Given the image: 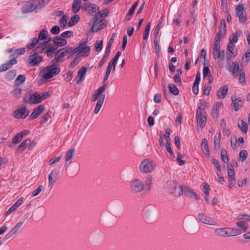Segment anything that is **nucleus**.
Masks as SVG:
<instances>
[{
  "label": "nucleus",
  "instance_id": "obj_14",
  "mask_svg": "<svg viewBox=\"0 0 250 250\" xmlns=\"http://www.w3.org/2000/svg\"><path fill=\"white\" fill-rule=\"evenodd\" d=\"M44 106L43 105H40L37 107L34 108L33 112L29 116L31 120L36 119L44 110Z\"/></svg>",
  "mask_w": 250,
  "mask_h": 250
},
{
  "label": "nucleus",
  "instance_id": "obj_15",
  "mask_svg": "<svg viewBox=\"0 0 250 250\" xmlns=\"http://www.w3.org/2000/svg\"><path fill=\"white\" fill-rule=\"evenodd\" d=\"M26 102H27V101ZM41 102V94L37 92H36L30 95L28 101V102L30 104H37L40 103Z\"/></svg>",
  "mask_w": 250,
  "mask_h": 250
},
{
  "label": "nucleus",
  "instance_id": "obj_8",
  "mask_svg": "<svg viewBox=\"0 0 250 250\" xmlns=\"http://www.w3.org/2000/svg\"><path fill=\"white\" fill-rule=\"evenodd\" d=\"M245 7V4L241 3L235 7L236 15L238 17L239 21L242 23L245 22L247 20Z\"/></svg>",
  "mask_w": 250,
  "mask_h": 250
},
{
  "label": "nucleus",
  "instance_id": "obj_53",
  "mask_svg": "<svg viewBox=\"0 0 250 250\" xmlns=\"http://www.w3.org/2000/svg\"><path fill=\"white\" fill-rule=\"evenodd\" d=\"M43 189V187L42 185H41L38 187V188L33 191L31 194V197H34L37 196Z\"/></svg>",
  "mask_w": 250,
  "mask_h": 250
},
{
  "label": "nucleus",
  "instance_id": "obj_16",
  "mask_svg": "<svg viewBox=\"0 0 250 250\" xmlns=\"http://www.w3.org/2000/svg\"><path fill=\"white\" fill-rule=\"evenodd\" d=\"M59 47L58 45L55 43L53 44H48L46 47V52L47 56L49 57H52L55 53V50Z\"/></svg>",
  "mask_w": 250,
  "mask_h": 250
},
{
  "label": "nucleus",
  "instance_id": "obj_58",
  "mask_svg": "<svg viewBox=\"0 0 250 250\" xmlns=\"http://www.w3.org/2000/svg\"><path fill=\"white\" fill-rule=\"evenodd\" d=\"M95 50L97 52L100 51L103 48V41H97L96 42L95 46Z\"/></svg>",
  "mask_w": 250,
  "mask_h": 250
},
{
  "label": "nucleus",
  "instance_id": "obj_35",
  "mask_svg": "<svg viewBox=\"0 0 250 250\" xmlns=\"http://www.w3.org/2000/svg\"><path fill=\"white\" fill-rule=\"evenodd\" d=\"M80 17L78 15H74L69 20L68 22V26L69 27H71L74 25H75L79 21Z\"/></svg>",
  "mask_w": 250,
  "mask_h": 250
},
{
  "label": "nucleus",
  "instance_id": "obj_47",
  "mask_svg": "<svg viewBox=\"0 0 250 250\" xmlns=\"http://www.w3.org/2000/svg\"><path fill=\"white\" fill-rule=\"evenodd\" d=\"M219 104H216L212 109V111L211 112L212 116L214 118H217L219 115Z\"/></svg>",
  "mask_w": 250,
  "mask_h": 250
},
{
  "label": "nucleus",
  "instance_id": "obj_7",
  "mask_svg": "<svg viewBox=\"0 0 250 250\" xmlns=\"http://www.w3.org/2000/svg\"><path fill=\"white\" fill-rule=\"evenodd\" d=\"M71 53L72 54V47L69 46H67L65 47L62 48L59 50L55 55V58L52 61L53 63L55 62H60V59L67 55L69 53Z\"/></svg>",
  "mask_w": 250,
  "mask_h": 250
},
{
  "label": "nucleus",
  "instance_id": "obj_30",
  "mask_svg": "<svg viewBox=\"0 0 250 250\" xmlns=\"http://www.w3.org/2000/svg\"><path fill=\"white\" fill-rule=\"evenodd\" d=\"M87 41H84L83 42L80 43L78 47L75 49L72 48V54H76V55H78L81 52H83V49L84 46L86 45Z\"/></svg>",
  "mask_w": 250,
  "mask_h": 250
},
{
  "label": "nucleus",
  "instance_id": "obj_27",
  "mask_svg": "<svg viewBox=\"0 0 250 250\" xmlns=\"http://www.w3.org/2000/svg\"><path fill=\"white\" fill-rule=\"evenodd\" d=\"M236 225L239 228V230L241 232L242 231L245 232L249 228V225L245 221H241L236 223Z\"/></svg>",
  "mask_w": 250,
  "mask_h": 250
},
{
  "label": "nucleus",
  "instance_id": "obj_34",
  "mask_svg": "<svg viewBox=\"0 0 250 250\" xmlns=\"http://www.w3.org/2000/svg\"><path fill=\"white\" fill-rule=\"evenodd\" d=\"M226 31H222L219 30L218 33L216 34L215 38H214V42L216 43H220L221 39L224 38L226 35Z\"/></svg>",
  "mask_w": 250,
  "mask_h": 250
},
{
  "label": "nucleus",
  "instance_id": "obj_22",
  "mask_svg": "<svg viewBox=\"0 0 250 250\" xmlns=\"http://www.w3.org/2000/svg\"><path fill=\"white\" fill-rule=\"evenodd\" d=\"M56 173H55V170H52L48 176V187L52 188L53 185L56 183L57 181Z\"/></svg>",
  "mask_w": 250,
  "mask_h": 250
},
{
  "label": "nucleus",
  "instance_id": "obj_55",
  "mask_svg": "<svg viewBox=\"0 0 250 250\" xmlns=\"http://www.w3.org/2000/svg\"><path fill=\"white\" fill-rule=\"evenodd\" d=\"M16 75V71L15 70H10L7 73L6 77L8 80L13 79Z\"/></svg>",
  "mask_w": 250,
  "mask_h": 250
},
{
  "label": "nucleus",
  "instance_id": "obj_19",
  "mask_svg": "<svg viewBox=\"0 0 250 250\" xmlns=\"http://www.w3.org/2000/svg\"><path fill=\"white\" fill-rule=\"evenodd\" d=\"M52 41L58 45L59 47L64 46L67 44V41L61 37H55L53 38Z\"/></svg>",
  "mask_w": 250,
  "mask_h": 250
},
{
  "label": "nucleus",
  "instance_id": "obj_5",
  "mask_svg": "<svg viewBox=\"0 0 250 250\" xmlns=\"http://www.w3.org/2000/svg\"><path fill=\"white\" fill-rule=\"evenodd\" d=\"M156 167V164L151 160L146 159L142 161L139 167L141 172L147 173L152 171Z\"/></svg>",
  "mask_w": 250,
  "mask_h": 250
},
{
  "label": "nucleus",
  "instance_id": "obj_10",
  "mask_svg": "<svg viewBox=\"0 0 250 250\" xmlns=\"http://www.w3.org/2000/svg\"><path fill=\"white\" fill-rule=\"evenodd\" d=\"M219 43L214 42L213 44L212 53L214 59L223 61L225 58V51H220Z\"/></svg>",
  "mask_w": 250,
  "mask_h": 250
},
{
  "label": "nucleus",
  "instance_id": "obj_48",
  "mask_svg": "<svg viewBox=\"0 0 250 250\" xmlns=\"http://www.w3.org/2000/svg\"><path fill=\"white\" fill-rule=\"evenodd\" d=\"M22 137L21 135V134L19 132L17 133L14 137L12 139V143L13 144H17L21 141L22 139Z\"/></svg>",
  "mask_w": 250,
  "mask_h": 250
},
{
  "label": "nucleus",
  "instance_id": "obj_64",
  "mask_svg": "<svg viewBox=\"0 0 250 250\" xmlns=\"http://www.w3.org/2000/svg\"><path fill=\"white\" fill-rule=\"evenodd\" d=\"M97 13L99 14L100 17L101 18H105L109 14L108 11H107L106 9L98 11Z\"/></svg>",
  "mask_w": 250,
  "mask_h": 250
},
{
  "label": "nucleus",
  "instance_id": "obj_56",
  "mask_svg": "<svg viewBox=\"0 0 250 250\" xmlns=\"http://www.w3.org/2000/svg\"><path fill=\"white\" fill-rule=\"evenodd\" d=\"M159 41L158 38H154V48L156 50L157 56H159L160 53V48L158 43Z\"/></svg>",
  "mask_w": 250,
  "mask_h": 250
},
{
  "label": "nucleus",
  "instance_id": "obj_50",
  "mask_svg": "<svg viewBox=\"0 0 250 250\" xmlns=\"http://www.w3.org/2000/svg\"><path fill=\"white\" fill-rule=\"evenodd\" d=\"M162 21H159V23L157 24L156 27L154 32V38H158V36L159 35V31L162 27Z\"/></svg>",
  "mask_w": 250,
  "mask_h": 250
},
{
  "label": "nucleus",
  "instance_id": "obj_23",
  "mask_svg": "<svg viewBox=\"0 0 250 250\" xmlns=\"http://www.w3.org/2000/svg\"><path fill=\"white\" fill-rule=\"evenodd\" d=\"M74 152H75V149L72 148V149H71L69 150H68L66 153V154L65 156L66 163L65 164V167L66 169L67 168L68 165L70 164V163H71V162H69V161L71 159H72V158L73 157V156L74 154Z\"/></svg>",
  "mask_w": 250,
  "mask_h": 250
},
{
  "label": "nucleus",
  "instance_id": "obj_3",
  "mask_svg": "<svg viewBox=\"0 0 250 250\" xmlns=\"http://www.w3.org/2000/svg\"><path fill=\"white\" fill-rule=\"evenodd\" d=\"M215 234L218 236L230 237L241 234L240 230L232 228H223L216 229L214 230Z\"/></svg>",
  "mask_w": 250,
  "mask_h": 250
},
{
  "label": "nucleus",
  "instance_id": "obj_9",
  "mask_svg": "<svg viewBox=\"0 0 250 250\" xmlns=\"http://www.w3.org/2000/svg\"><path fill=\"white\" fill-rule=\"evenodd\" d=\"M23 223V222H20L17 223L16 226L5 235L4 239L5 240L13 239L15 237L16 235L20 232Z\"/></svg>",
  "mask_w": 250,
  "mask_h": 250
},
{
  "label": "nucleus",
  "instance_id": "obj_2",
  "mask_svg": "<svg viewBox=\"0 0 250 250\" xmlns=\"http://www.w3.org/2000/svg\"><path fill=\"white\" fill-rule=\"evenodd\" d=\"M43 51V48L42 47L37 46L35 49L32 50L28 57V65L30 66H36L38 63L42 62V56L38 55V54Z\"/></svg>",
  "mask_w": 250,
  "mask_h": 250
},
{
  "label": "nucleus",
  "instance_id": "obj_33",
  "mask_svg": "<svg viewBox=\"0 0 250 250\" xmlns=\"http://www.w3.org/2000/svg\"><path fill=\"white\" fill-rule=\"evenodd\" d=\"M238 126L243 133H246L247 132L248 125L245 121L241 120L240 122H238Z\"/></svg>",
  "mask_w": 250,
  "mask_h": 250
},
{
  "label": "nucleus",
  "instance_id": "obj_60",
  "mask_svg": "<svg viewBox=\"0 0 250 250\" xmlns=\"http://www.w3.org/2000/svg\"><path fill=\"white\" fill-rule=\"evenodd\" d=\"M239 81L242 84H244L245 83V73L241 69L239 73Z\"/></svg>",
  "mask_w": 250,
  "mask_h": 250
},
{
  "label": "nucleus",
  "instance_id": "obj_32",
  "mask_svg": "<svg viewBox=\"0 0 250 250\" xmlns=\"http://www.w3.org/2000/svg\"><path fill=\"white\" fill-rule=\"evenodd\" d=\"M100 22L101 23L97 25L96 27H95L94 26H92L91 29V32H98L106 26V22L105 21L103 22H102V21H100Z\"/></svg>",
  "mask_w": 250,
  "mask_h": 250
},
{
  "label": "nucleus",
  "instance_id": "obj_57",
  "mask_svg": "<svg viewBox=\"0 0 250 250\" xmlns=\"http://www.w3.org/2000/svg\"><path fill=\"white\" fill-rule=\"evenodd\" d=\"M248 156V153L246 150H243L239 153V158L242 161L246 160Z\"/></svg>",
  "mask_w": 250,
  "mask_h": 250
},
{
  "label": "nucleus",
  "instance_id": "obj_37",
  "mask_svg": "<svg viewBox=\"0 0 250 250\" xmlns=\"http://www.w3.org/2000/svg\"><path fill=\"white\" fill-rule=\"evenodd\" d=\"M169 92L175 96H177L179 93V90L178 88L173 84H170L168 85Z\"/></svg>",
  "mask_w": 250,
  "mask_h": 250
},
{
  "label": "nucleus",
  "instance_id": "obj_38",
  "mask_svg": "<svg viewBox=\"0 0 250 250\" xmlns=\"http://www.w3.org/2000/svg\"><path fill=\"white\" fill-rule=\"evenodd\" d=\"M99 11V8L95 4H92L91 6H90L89 8L87 9L86 11L88 14L90 15H93V14H95Z\"/></svg>",
  "mask_w": 250,
  "mask_h": 250
},
{
  "label": "nucleus",
  "instance_id": "obj_18",
  "mask_svg": "<svg viewBox=\"0 0 250 250\" xmlns=\"http://www.w3.org/2000/svg\"><path fill=\"white\" fill-rule=\"evenodd\" d=\"M87 68L85 67L81 68L78 72V79L76 81L77 84H79L80 82L83 81L85 78Z\"/></svg>",
  "mask_w": 250,
  "mask_h": 250
},
{
  "label": "nucleus",
  "instance_id": "obj_25",
  "mask_svg": "<svg viewBox=\"0 0 250 250\" xmlns=\"http://www.w3.org/2000/svg\"><path fill=\"white\" fill-rule=\"evenodd\" d=\"M201 146L204 150V152L208 157L209 156L210 151L208 145V141L206 138H204L202 141Z\"/></svg>",
  "mask_w": 250,
  "mask_h": 250
},
{
  "label": "nucleus",
  "instance_id": "obj_36",
  "mask_svg": "<svg viewBox=\"0 0 250 250\" xmlns=\"http://www.w3.org/2000/svg\"><path fill=\"white\" fill-rule=\"evenodd\" d=\"M152 182V177L150 175H148L146 179L145 184V188H146L147 190H149L151 188V184Z\"/></svg>",
  "mask_w": 250,
  "mask_h": 250
},
{
  "label": "nucleus",
  "instance_id": "obj_49",
  "mask_svg": "<svg viewBox=\"0 0 250 250\" xmlns=\"http://www.w3.org/2000/svg\"><path fill=\"white\" fill-rule=\"evenodd\" d=\"M67 21V17L65 15H63L59 21V24L61 27H64Z\"/></svg>",
  "mask_w": 250,
  "mask_h": 250
},
{
  "label": "nucleus",
  "instance_id": "obj_17",
  "mask_svg": "<svg viewBox=\"0 0 250 250\" xmlns=\"http://www.w3.org/2000/svg\"><path fill=\"white\" fill-rule=\"evenodd\" d=\"M235 98V96L231 97L232 105L234 107V110L237 111L242 107L243 104L241 99Z\"/></svg>",
  "mask_w": 250,
  "mask_h": 250
},
{
  "label": "nucleus",
  "instance_id": "obj_42",
  "mask_svg": "<svg viewBox=\"0 0 250 250\" xmlns=\"http://www.w3.org/2000/svg\"><path fill=\"white\" fill-rule=\"evenodd\" d=\"M220 138H221V134L220 133H218V136L217 134L215 135L214 139V147L215 148L219 149L220 146Z\"/></svg>",
  "mask_w": 250,
  "mask_h": 250
},
{
  "label": "nucleus",
  "instance_id": "obj_52",
  "mask_svg": "<svg viewBox=\"0 0 250 250\" xmlns=\"http://www.w3.org/2000/svg\"><path fill=\"white\" fill-rule=\"evenodd\" d=\"M21 88H17L13 90L12 94L17 99H19L21 97Z\"/></svg>",
  "mask_w": 250,
  "mask_h": 250
},
{
  "label": "nucleus",
  "instance_id": "obj_31",
  "mask_svg": "<svg viewBox=\"0 0 250 250\" xmlns=\"http://www.w3.org/2000/svg\"><path fill=\"white\" fill-rule=\"evenodd\" d=\"M31 140L29 139H27L24 140L21 144L18 147L17 151L19 152H22L26 147L27 145L30 143Z\"/></svg>",
  "mask_w": 250,
  "mask_h": 250
},
{
  "label": "nucleus",
  "instance_id": "obj_11",
  "mask_svg": "<svg viewBox=\"0 0 250 250\" xmlns=\"http://www.w3.org/2000/svg\"><path fill=\"white\" fill-rule=\"evenodd\" d=\"M29 114V110L25 107L18 109L13 112V115L15 118H25Z\"/></svg>",
  "mask_w": 250,
  "mask_h": 250
},
{
  "label": "nucleus",
  "instance_id": "obj_51",
  "mask_svg": "<svg viewBox=\"0 0 250 250\" xmlns=\"http://www.w3.org/2000/svg\"><path fill=\"white\" fill-rule=\"evenodd\" d=\"M103 94H102L101 93L99 92L97 90L95 92V93L93 94L92 97L91 99V101L92 102L96 101V100H98L99 98H100V96H103Z\"/></svg>",
  "mask_w": 250,
  "mask_h": 250
},
{
  "label": "nucleus",
  "instance_id": "obj_39",
  "mask_svg": "<svg viewBox=\"0 0 250 250\" xmlns=\"http://www.w3.org/2000/svg\"><path fill=\"white\" fill-rule=\"evenodd\" d=\"M184 192L185 194L191 197H194L197 200H198L200 198L198 194L196 192L193 191L191 189H188V188H187V189L184 190Z\"/></svg>",
  "mask_w": 250,
  "mask_h": 250
},
{
  "label": "nucleus",
  "instance_id": "obj_4",
  "mask_svg": "<svg viewBox=\"0 0 250 250\" xmlns=\"http://www.w3.org/2000/svg\"><path fill=\"white\" fill-rule=\"evenodd\" d=\"M60 72V68L58 65H54L52 64L47 66L41 71V74L44 79L48 80L58 74Z\"/></svg>",
  "mask_w": 250,
  "mask_h": 250
},
{
  "label": "nucleus",
  "instance_id": "obj_24",
  "mask_svg": "<svg viewBox=\"0 0 250 250\" xmlns=\"http://www.w3.org/2000/svg\"><path fill=\"white\" fill-rule=\"evenodd\" d=\"M105 97V95H103V96H100V98L98 99L94 109L95 114H98L99 111L101 109V107L104 103Z\"/></svg>",
  "mask_w": 250,
  "mask_h": 250
},
{
  "label": "nucleus",
  "instance_id": "obj_28",
  "mask_svg": "<svg viewBox=\"0 0 250 250\" xmlns=\"http://www.w3.org/2000/svg\"><path fill=\"white\" fill-rule=\"evenodd\" d=\"M233 68L231 71L233 76L235 78H237L238 76L239 72L240 73L239 65L237 62H233L232 63Z\"/></svg>",
  "mask_w": 250,
  "mask_h": 250
},
{
  "label": "nucleus",
  "instance_id": "obj_26",
  "mask_svg": "<svg viewBox=\"0 0 250 250\" xmlns=\"http://www.w3.org/2000/svg\"><path fill=\"white\" fill-rule=\"evenodd\" d=\"M23 199L24 198L22 197L19 198V200L8 210L6 212V214H10L16 210V209L21 205Z\"/></svg>",
  "mask_w": 250,
  "mask_h": 250
},
{
  "label": "nucleus",
  "instance_id": "obj_54",
  "mask_svg": "<svg viewBox=\"0 0 250 250\" xmlns=\"http://www.w3.org/2000/svg\"><path fill=\"white\" fill-rule=\"evenodd\" d=\"M238 33L235 32L229 38L230 43H236L238 41Z\"/></svg>",
  "mask_w": 250,
  "mask_h": 250
},
{
  "label": "nucleus",
  "instance_id": "obj_63",
  "mask_svg": "<svg viewBox=\"0 0 250 250\" xmlns=\"http://www.w3.org/2000/svg\"><path fill=\"white\" fill-rule=\"evenodd\" d=\"M25 80V77L23 75H19L15 80L16 83L19 82L20 83H22Z\"/></svg>",
  "mask_w": 250,
  "mask_h": 250
},
{
  "label": "nucleus",
  "instance_id": "obj_41",
  "mask_svg": "<svg viewBox=\"0 0 250 250\" xmlns=\"http://www.w3.org/2000/svg\"><path fill=\"white\" fill-rule=\"evenodd\" d=\"M38 40L37 38H33L31 42L26 44V47L28 49H31L35 47L36 45L39 43Z\"/></svg>",
  "mask_w": 250,
  "mask_h": 250
},
{
  "label": "nucleus",
  "instance_id": "obj_12",
  "mask_svg": "<svg viewBox=\"0 0 250 250\" xmlns=\"http://www.w3.org/2000/svg\"><path fill=\"white\" fill-rule=\"evenodd\" d=\"M196 119L198 125L201 128L204 127L206 124L207 119L206 116L202 114L200 106L198 107L196 111Z\"/></svg>",
  "mask_w": 250,
  "mask_h": 250
},
{
  "label": "nucleus",
  "instance_id": "obj_59",
  "mask_svg": "<svg viewBox=\"0 0 250 250\" xmlns=\"http://www.w3.org/2000/svg\"><path fill=\"white\" fill-rule=\"evenodd\" d=\"M61 35L62 38H68L73 36V32L71 31H66L62 33Z\"/></svg>",
  "mask_w": 250,
  "mask_h": 250
},
{
  "label": "nucleus",
  "instance_id": "obj_6",
  "mask_svg": "<svg viewBox=\"0 0 250 250\" xmlns=\"http://www.w3.org/2000/svg\"><path fill=\"white\" fill-rule=\"evenodd\" d=\"M129 188L132 192L139 193L145 189V184L139 179L135 178L131 182Z\"/></svg>",
  "mask_w": 250,
  "mask_h": 250
},
{
  "label": "nucleus",
  "instance_id": "obj_1",
  "mask_svg": "<svg viewBox=\"0 0 250 250\" xmlns=\"http://www.w3.org/2000/svg\"><path fill=\"white\" fill-rule=\"evenodd\" d=\"M165 188L168 191V192L174 197L180 196L184 192V190L187 189L186 186H180L175 183L174 180H168L167 183Z\"/></svg>",
  "mask_w": 250,
  "mask_h": 250
},
{
  "label": "nucleus",
  "instance_id": "obj_61",
  "mask_svg": "<svg viewBox=\"0 0 250 250\" xmlns=\"http://www.w3.org/2000/svg\"><path fill=\"white\" fill-rule=\"evenodd\" d=\"M60 31V27L58 25H55L52 27L50 30V32L53 35L58 34Z\"/></svg>",
  "mask_w": 250,
  "mask_h": 250
},
{
  "label": "nucleus",
  "instance_id": "obj_21",
  "mask_svg": "<svg viewBox=\"0 0 250 250\" xmlns=\"http://www.w3.org/2000/svg\"><path fill=\"white\" fill-rule=\"evenodd\" d=\"M37 9L36 4H34V3H30L23 7L22 8V11L23 13L25 14L31 12Z\"/></svg>",
  "mask_w": 250,
  "mask_h": 250
},
{
  "label": "nucleus",
  "instance_id": "obj_46",
  "mask_svg": "<svg viewBox=\"0 0 250 250\" xmlns=\"http://www.w3.org/2000/svg\"><path fill=\"white\" fill-rule=\"evenodd\" d=\"M228 176L229 178L235 179V174L233 167L231 165L230 167H228Z\"/></svg>",
  "mask_w": 250,
  "mask_h": 250
},
{
  "label": "nucleus",
  "instance_id": "obj_29",
  "mask_svg": "<svg viewBox=\"0 0 250 250\" xmlns=\"http://www.w3.org/2000/svg\"><path fill=\"white\" fill-rule=\"evenodd\" d=\"M81 0H74L72 4V11L74 13H77L81 8Z\"/></svg>",
  "mask_w": 250,
  "mask_h": 250
},
{
  "label": "nucleus",
  "instance_id": "obj_62",
  "mask_svg": "<svg viewBox=\"0 0 250 250\" xmlns=\"http://www.w3.org/2000/svg\"><path fill=\"white\" fill-rule=\"evenodd\" d=\"M90 49V47L89 46H84L83 49L82 55L83 56H87L88 55V53L89 50Z\"/></svg>",
  "mask_w": 250,
  "mask_h": 250
},
{
  "label": "nucleus",
  "instance_id": "obj_43",
  "mask_svg": "<svg viewBox=\"0 0 250 250\" xmlns=\"http://www.w3.org/2000/svg\"><path fill=\"white\" fill-rule=\"evenodd\" d=\"M49 2V0H37L36 5L38 9L44 7Z\"/></svg>",
  "mask_w": 250,
  "mask_h": 250
},
{
  "label": "nucleus",
  "instance_id": "obj_13",
  "mask_svg": "<svg viewBox=\"0 0 250 250\" xmlns=\"http://www.w3.org/2000/svg\"><path fill=\"white\" fill-rule=\"evenodd\" d=\"M198 219L203 223L210 225H215V221L213 219L203 213H199L198 215Z\"/></svg>",
  "mask_w": 250,
  "mask_h": 250
},
{
  "label": "nucleus",
  "instance_id": "obj_40",
  "mask_svg": "<svg viewBox=\"0 0 250 250\" xmlns=\"http://www.w3.org/2000/svg\"><path fill=\"white\" fill-rule=\"evenodd\" d=\"M25 49L24 48L17 49L15 50L14 54H12L10 56L11 58H17L18 56L22 55L25 53Z\"/></svg>",
  "mask_w": 250,
  "mask_h": 250
},
{
  "label": "nucleus",
  "instance_id": "obj_20",
  "mask_svg": "<svg viewBox=\"0 0 250 250\" xmlns=\"http://www.w3.org/2000/svg\"><path fill=\"white\" fill-rule=\"evenodd\" d=\"M228 91V86L227 85H223L220 87L217 92V96L219 99H224Z\"/></svg>",
  "mask_w": 250,
  "mask_h": 250
},
{
  "label": "nucleus",
  "instance_id": "obj_45",
  "mask_svg": "<svg viewBox=\"0 0 250 250\" xmlns=\"http://www.w3.org/2000/svg\"><path fill=\"white\" fill-rule=\"evenodd\" d=\"M221 157L222 160L225 163H229V158L226 150L222 148L221 151Z\"/></svg>",
  "mask_w": 250,
  "mask_h": 250
},
{
  "label": "nucleus",
  "instance_id": "obj_44",
  "mask_svg": "<svg viewBox=\"0 0 250 250\" xmlns=\"http://www.w3.org/2000/svg\"><path fill=\"white\" fill-rule=\"evenodd\" d=\"M48 33L47 31H46L45 29H42L38 36V38H37V40H38V41H42L46 38L47 37V34Z\"/></svg>",
  "mask_w": 250,
  "mask_h": 250
}]
</instances>
